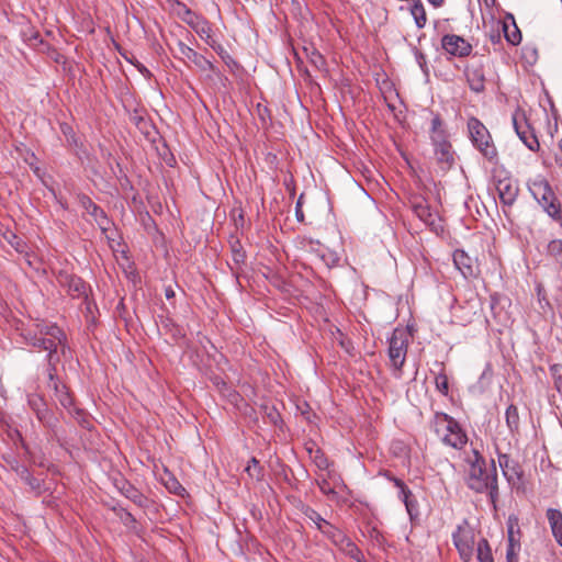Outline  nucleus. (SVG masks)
I'll list each match as a JSON object with an SVG mask.
<instances>
[{"mask_svg": "<svg viewBox=\"0 0 562 562\" xmlns=\"http://www.w3.org/2000/svg\"><path fill=\"white\" fill-rule=\"evenodd\" d=\"M166 296H167V299H171L175 296V292L172 291V289H170V288L166 289Z\"/></svg>", "mask_w": 562, "mask_h": 562, "instance_id": "obj_53", "label": "nucleus"}, {"mask_svg": "<svg viewBox=\"0 0 562 562\" xmlns=\"http://www.w3.org/2000/svg\"><path fill=\"white\" fill-rule=\"evenodd\" d=\"M452 540L461 559L465 562L470 561L474 552L475 532L468 520H463L457 526L452 533Z\"/></svg>", "mask_w": 562, "mask_h": 562, "instance_id": "obj_6", "label": "nucleus"}, {"mask_svg": "<svg viewBox=\"0 0 562 562\" xmlns=\"http://www.w3.org/2000/svg\"><path fill=\"white\" fill-rule=\"evenodd\" d=\"M559 149L561 151V156H557L555 160L560 167H562V139L559 142Z\"/></svg>", "mask_w": 562, "mask_h": 562, "instance_id": "obj_51", "label": "nucleus"}, {"mask_svg": "<svg viewBox=\"0 0 562 562\" xmlns=\"http://www.w3.org/2000/svg\"><path fill=\"white\" fill-rule=\"evenodd\" d=\"M3 238L15 249L16 252L22 254L29 249L27 244L13 232H7L3 234Z\"/></svg>", "mask_w": 562, "mask_h": 562, "instance_id": "obj_30", "label": "nucleus"}, {"mask_svg": "<svg viewBox=\"0 0 562 562\" xmlns=\"http://www.w3.org/2000/svg\"><path fill=\"white\" fill-rule=\"evenodd\" d=\"M194 32L203 40L207 45H213L215 41L213 37L212 26L204 18L198 25L195 24Z\"/></svg>", "mask_w": 562, "mask_h": 562, "instance_id": "obj_27", "label": "nucleus"}, {"mask_svg": "<svg viewBox=\"0 0 562 562\" xmlns=\"http://www.w3.org/2000/svg\"><path fill=\"white\" fill-rule=\"evenodd\" d=\"M498 464L504 476L509 483L515 484L520 480L521 470L517 461L513 460L508 453L504 452L499 445H496Z\"/></svg>", "mask_w": 562, "mask_h": 562, "instance_id": "obj_14", "label": "nucleus"}, {"mask_svg": "<svg viewBox=\"0 0 562 562\" xmlns=\"http://www.w3.org/2000/svg\"><path fill=\"white\" fill-rule=\"evenodd\" d=\"M442 49L454 57H468L472 53V45L463 37L456 34H446L441 38Z\"/></svg>", "mask_w": 562, "mask_h": 562, "instance_id": "obj_11", "label": "nucleus"}, {"mask_svg": "<svg viewBox=\"0 0 562 562\" xmlns=\"http://www.w3.org/2000/svg\"><path fill=\"white\" fill-rule=\"evenodd\" d=\"M311 459L313 463L322 471H325L329 468V460L319 448H315L314 454L311 456Z\"/></svg>", "mask_w": 562, "mask_h": 562, "instance_id": "obj_32", "label": "nucleus"}, {"mask_svg": "<svg viewBox=\"0 0 562 562\" xmlns=\"http://www.w3.org/2000/svg\"><path fill=\"white\" fill-rule=\"evenodd\" d=\"M416 60L419 65V67L422 68V70L427 74L428 72V69H427V63H426V56L420 53V52H417L416 53Z\"/></svg>", "mask_w": 562, "mask_h": 562, "instance_id": "obj_48", "label": "nucleus"}, {"mask_svg": "<svg viewBox=\"0 0 562 562\" xmlns=\"http://www.w3.org/2000/svg\"><path fill=\"white\" fill-rule=\"evenodd\" d=\"M476 558L480 562H494L491 547L484 538L477 541Z\"/></svg>", "mask_w": 562, "mask_h": 562, "instance_id": "obj_28", "label": "nucleus"}, {"mask_svg": "<svg viewBox=\"0 0 562 562\" xmlns=\"http://www.w3.org/2000/svg\"><path fill=\"white\" fill-rule=\"evenodd\" d=\"M459 423L451 416L445 413H436L431 422V427L436 435L442 441H449V437L458 429Z\"/></svg>", "mask_w": 562, "mask_h": 562, "instance_id": "obj_13", "label": "nucleus"}, {"mask_svg": "<svg viewBox=\"0 0 562 562\" xmlns=\"http://www.w3.org/2000/svg\"><path fill=\"white\" fill-rule=\"evenodd\" d=\"M123 495L131 499L138 507H146L148 499L133 485L124 484L122 487Z\"/></svg>", "mask_w": 562, "mask_h": 562, "instance_id": "obj_26", "label": "nucleus"}, {"mask_svg": "<svg viewBox=\"0 0 562 562\" xmlns=\"http://www.w3.org/2000/svg\"><path fill=\"white\" fill-rule=\"evenodd\" d=\"M389 480L393 481L395 486L398 488V497L402 499L403 503H405L409 497L413 496L412 491L406 486V484L394 476H391L386 474Z\"/></svg>", "mask_w": 562, "mask_h": 562, "instance_id": "obj_33", "label": "nucleus"}, {"mask_svg": "<svg viewBox=\"0 0 562 562\" xmlns=\"http://www.w3.org/2000/svg\"><path fill=\"white\" fill-rule=\"evenodd\" d=\"M409 12L414 19L415 25L422 30L427 24V13L422 0H414L409 7Z\"/></svg>", "mask_w": 562, "mask_h": 562, "instance_id": "obj_22", "label": "nucleus"}, {"mask_svg": "<svg viewBox=\"0 0 562 562\" xmlns=\"http://www.w3.org/2000/svg\"><path fill=\"white\" fill-rule=\"evenodd\" d=\"M436 389L442 394L448 395L449 393V381L445 373H439L435 379Z\"/></svg>", "mask_w": 562, "mask_h": 562, "instance_id": "obj_40", "label": "nucleus"}, {"mask_svg": "<svg viewBox=\"0 0 562 562\" xmlns=\"http://www.w3.org/2000/svg\"><path fill=\"white\" fill-rule=\"evenodd\" d=\"M315 448H317L315 443L306 445V450H307V452H308L310 457H311L312 454H314V450H315Z\"/></svg>", "mask_w": 562, "mask_h": 562, "instance_id": "obj_52", "label": "nucleus"}, {"mask_svg": "<svg viewBox=\"0 0 562 562\" xmlns=\"http://www.w3.org/2000/svg\"><path fill=\"white\" fill-rule=\"evenodd\" d=\"M546 516L555 541L562 547V513L559 509L549 508Z\"/></svg>", "mask_w": 562, "mask_h": 562, "instance_id": "obj_21", "label": "nucleus"}, {"mask_svg": "<svg viewBox=\"0 0 562 562\" xmlns=\"http://www.w3.org/2000/svg\"><path fill=\"white\" fill-rule=\"evenodd\" d=\"M16 473L22 482L27 484L32 492L36 495H40L43 491V482L42 480L32 476L30 471L25 467H20L16 469Z\"/></svg>", "mask_w": 562, "mask_h": 562, "instance_id": "obj_23", "label": "nucleus"}, {"mask_svg": "<svg viewBox=\"0 0 562 562\" xmlns=\"http://www.w3.org/2000/svg\"><path fill=\"white\" fill-rule=\"evenodd\" d=\"M503 29H504L505 37L508 43H510L512 45H518L520 43L521 33L514 22L512 25V30L507 24H504Z\"/></svg>", "mask_w": 562, "mask_h": 562, "instance_id": "obj_31", "label": "nucleus"}, {"mask_svg": "<svg viewBox=\"0 0 562 562\" xmlns=\"http://www.w3.org/2000/svg\"><path fill=\"white\" fill-rule=\"evenodd\" d=\"M465 76L469 87L473 92L479 93L485 89V76L482 67L467 68Z\"/></svg>", "mask_w": 562, "mask_h": 562, "instance_id": "obj_19", "label": "nucleus"}, {"mask_svg": "<svg viewBox=\"0 0 562 562\" xmlns=\"http://www.w3.org/2000/svg\"><path fill=\"white\" fill-rule=\"evenodd\" d=\"M513 125L516 134L520 140L532 151H538L540 148L539 140L535 134V130L527 121L525 113L516 111L513 114Z\"/></svg>", "mask_w": 562, "mask_h": 562, "instance_id": "obj_8", "label": "nucleus"}, {"mask_svg": "<svg viewBox=\"0 0 562 562\" xmlns=\"http://www.w3.org/2000/svg\"><path fill=\"white\" fill-rule=\"evenodd\" d=\"M175 52L176 56L192 61L203 71L213 70V64L210 60H207L204 56L200 55L181 41L177 42Z\"/></svg>", "mask_w": 562, "mask_h": 562, "instance_id": "obj_15", "label": "nucleus"}, {"mask_svg": "<svg viewBox=\"0 0 562 562\" xmlns=\"http://www.w3.org/2000/svg\"><path fill=\"white\" fill-rule=\"evenodd\" d=\"M301 200H302V196H300V199L297 200L296 205H295V216L299 222L304 221V213L302 211Z\"/></svg>", "mask_w": 562, "mask_h": 562, "instance_id": "obj_49", "label": "nucleus"}, {"mask_svg": "<svg viewBox=\"0 0 562 562\" xmlns=\"http://www.w3.org/2000/svg\"><path fill=\"white\" fill-rule=\"evenodd\" d=\"M496 190L501 202L506 206H512L515 203L519 192L517 182L510 178L499 179Z\"/></svg>", "mask_w": 562, "mask_h": 562, "instance_id": "obj_16", "label": "nucleus"}, {"mask_svg": "<svg viewBox=\"0 0 562 562\" xmlns=\"http://www.w3.org/2000/svg\"><path fill=\"white\" fill-rule=\"evenodd\" d=\"M321 532L350 558L357 561L361 560L362 553L359 548L340 529L328 522L323 525Z\"/></svg>", "mask_w": 562, "mask_h": 562, "instance_id": "obj_7", "label": "nucleus"}, {"mask_svg": "<svg viewBox=\"0 0 562 562\" xmlns=\"http://www.w3.org/2000/svg\"><path fill=\"white\" fill-rule=\"evenodd\" d=\"M427 1L430 5H432L436 9L441 8L446 3V0H427Z\"/></svg>", "mask_w": 562, "mask_h": 562, "instance_id": "obj_50", "label": "nucleus"}, {"mask_svg": "<svg viewBox=\"0 0 562 562\" xmlns=\"http://www.w3.org/2000/svg\"><path fill=\"white\" fill-rule=\"evenodd\" d=\"M58 284L67 289V292L72 297L87 296L89 285L78 276H75L67 270H60L56 274Z\"/></svg>", "mask_w": 562, "mask_h": 562, "instance_id": "obj_10", "label": "nucleus"}, {"mask_svg": "<svg viewBox=\"0 0 562 562\" xmlns=\"http://www.w3.org/2000/svg\"><path fill=\"white\" fill-rule=\"evenodd\" d=\"M506 559L507 562H517V555L515 553V544L512 535L509 536V544L506 552Z\"/></svg>", "mask_w": 562, "mask_h": 562, "instance_id": "obj_45", "label": "nucleus"}, {"mask_svg": "<svg viewBox=\"0 0 562 562\" xmlns=\"http://www.w3.org/2000/svg\"><path fill=\"white\" fill-rule=\"evenodd\" d=\"M557 222L560 223V225L562 226V213H561V218L560 220H555Z\"/></svg>", "mask_w": 562, "mask_h": 562, "instance_id": "obj_54", "label": "nucleus"}, {"mask_svg": "<svg viewBox=\"0 0 562 562\" xmlns=\"http://www.w3.org/2000/svg\"><path fill=\"white\" fill-rule=\"evenodd\" d=\"M262 409L265 412L266 417L268 418L269 423L278 426L282 419L280 413L273 406H262Z\"/></svg>", "mask_w": 562, "mask_h": 562, "instance_id": "obj_38", "label": "nucleus"}, {"mask_svg": "<svg viewBox=\"0 0 562 562\" xmlns=\"http://www.w3.org/2000/svg\"><path fill=\"white\" fill-rule=\"evenodd\" d=\"M436 136H441V138H447V134L442 128V121L439 115H435L431 120V140H435Z\"/></svg>", "mask_w": 562, "mask_h": 562, "instance_id": "obj_35", "label": "nucleus"}, {"mask_svg": "<svg viewBox=\"0 0 562 562\" xmlns=\"http://www.w3.org/2000/svg\"><path fill=\"white\" fill-rule=\"evenodd\" d=\"M164 485L166 488L176 495L183 496L186 493V488L180 484V482L170 473H166V477L162 479Z\"/></svg>", "mask_w": 562, "mask_h": 562, "instance_id": "obj_29", "label": "nucleus"}, {"mask_svg": "<svg viewBox=\"0 0 562 562\" xmlns=\"http://www.w3.org/2000/svg\"><path fill=\"white\" fill-rule=\"evenodd\" d=\"M220 56L221 58L228 65L231 61H233L232 57L227 53V50L220 44L216 43V41L213 42V45H210Z\"/></svg>", "mask_w": 562, "mask_h": 562, "instance_id": "obj_43", "label": "nucleus"}, {"mask_svg": "<svg viewBox=\"0 0 562 562\" xmlns=\"http://www.w3.org/2000/svg\"><path fill=\"white\" fill-rule=\"evenodd\" d=\"M29 405L32 408V411L36 414L40 422L48 426H52L50 414L43 397L38 395L29 396Z\"/></svg>", "mask_w": 562, "mask_h": 562, "instance_id": "obj_20", "label": "nucleus"}, {"mask_svg": "<svg viewBox=\"0 0 562 562\" xmlns=\"http://www.w3.org/2000/svg\"><path fill=\"white\" fill-rule=\"evenodd\" d=\"M531 193L552 220L561 218V203L548 181L535 182Z\"/></svg>", "mask_w": 562, "mask_h": 562, "instance_id": "obj_5", "label": "nucleus"}, {"mask_svg": "<svg viewBox=\"0 0 562 562\" xmlns=\"http://www.w3.org/2000/svg\"><path fill=\"white\" fill-rule=\"evenodd\" d=\"M448 439L449 441H442V443L457 450L463 449L468 443V436L460 424Z\"/></svg>", "mask_w": 562, "mask_h": 562, "instance_id": "obj_25", "label": "nucleus"}, {"mask_svg": "<svg viewBox=\"0 0 562 562\" xmlns=\"http://www.w3.org/2000/svg\"><path fill=\"white\" fill-rule=\"evenodd\" d=\"M411 205L414 214L426 225L434 226L438 217L437 213L432 212L429 203L423 196H414L411 200Z\"/></svg>", "mask_w": 562, "mask_h": 562, "instance_id": "obj_17", "label": "nucleus"}, {"mask_svg": "<svg viewBox=\"0 0 562 562\" xmlns=\"http://www.w3.org/2000/svg\"><path fill=\"white\" fill-rule=\"evenodd\" d=\"M246 472L250 477L256 480H260L262 476V469L259 465V461L256 458H251L248 465L246 467Z\"/></svg>", "mask_w": 562, "mask_h": 562, "instance_id": "obj_36", "label": "nucleus"}, {"mask_svg": "<svg viewBox=\"0 0 562 562\" xmlns=\"http://www.w3.org/2000/svg\"><path fill=\"white\" fill-rule=\"evenodd\" d=\"M468 131L473 146L491 162L497 161V149L486 126L476 117L468 121Z\"/></svg>", "mask_w": 562, "mask_h": 562, "instance_id": "obj_3", "label": "nucleus"}, {"mask_svg": "<svg viewBox=\"0 0 562 562\" xmlns=\"http://www.w3.org/2000/svg\"><path fill=\"white\" fill-rule=\"evenodd\" d=\"M306 55L310 59V63L316 68V69H323L326 65L325 58L315 49L305 48Z\"/></svg>", "mask_w": 562, "mask_h": 562, "instance_id": "obj_34", "label": "nucleus"}, {"mask_svg": "<svg viewBox=\"0 0 562 562\" xmlns=\"http://www.w3.org/2000/svg\"><path fill=\"white\" fill-rule=\"evenodd\" d=\"M202 19L203 16L192 11L191 14L186 19L184 23H187L191 29L194 30L195 24L198 25V23H200Z\"/></svg>", "mask_w": 562, "mask_h": 562, "instance_id": "obj_46", "label": "nucleus"}, {"mask_svg": "<svg viewBox=\"0 0 562 562\" xmlns=\"http://www.w3.org/2000/svg\"><path fill=\"white\" fill-rule=\"evenodd\" d=\"M409 337L411 335L407 330L395 328L389 341V359L398 378L406 360Z\"/></svg>", "mask_w": 562, "mask_h": 562, "instance_id": "obj_4", "label": "nucleus"}, {"mask_svg": "<svg viewBox=\"0 0 562 562\" xmlns=\"http://www.w3.org/2000/svg\"><path fill=\"white\" fill-rule=\"evenodd\" d=\"M34 326L35 330L27 329L23 334V337L26 344L33 347L36 351H47V386L54 391V396L60 406L64 407L70 415H75L79 419L83 412L74 405V398L69 393L68 387L55 378V366L59 362L57 348L59 346L64 348L66 335L63 329L55 324L37 322L34 324Z\"/></svg>", "mask_w": 562, "mask_h": 562, "instance_id": "obj_1", "label": "nucleus"}, {"mask_svg": "<svg viewBox=\"0 0 562 562\" xmlns=\"http://www.w3.org/2000/svg\"><path fill=\"white\" fill-rule=\"evenodd\" d=\"M306 516L308 517L310 520H312L317 529L321 531L322 528H323V525H327L329 521L325 520L317 512L313 510V509H310L307 513H306Z\"/></svg>", "mask_w": 562, "mask_h": 562, "instance_id": "obj_41", "label": "nucleus"}, {"mask_svg": "<svg viewBox=\"0 0 562 562\" xmlns=\"http://www.w3.org/2000/svg\"><path fill=\"white\" fill-rule=\"evenodd\" d=\"M453 262L456 268L462 273L464 278H471L474 276L472 258L464 250H454Z\"/></svg>", "mask_w": 562, "mask_h": 562, "instance_id": "obj_18", "label": "nucleus"}, {"mask_svg": "<svg viewBox=\"0 0 562 562\" xmlns=\"http://www.w3.org/2000/svg\"><path fill=\"white\" fill-rule=\"evenodd\" d=\"M404 504L411 518L418 515V503L414 496L409 497Z\"/></svg>", "mask_w": 562, "mask_h": 562, "instance_id": "obj_42", "label": "nucleus"}, {"mask_svg": "<svg viewBox=\"0 0 562 562\" xmlns=\"http://www.w3.org/2000/svg\"><path fill=\"white\" fill-rule=\"evenodd\" d=\"M506 425L510 434L516 435L519 432L520 418L517 406L509 405L505 412Z\"/></svg>", "mask_w": 562, "mask_h": 562, "instance_id": "obj_24", "label": "nucleus"}, {"mask_svg": "<svg viewBox=\"0 0 562 562\" xmlns=\"http://www.w3.org/2000/svg\"><path fill=\"white\" fill-rule=\"evenodd\" d=\"M431 143L439 169L443 173L449 171L456 162V151L453 150L451 143L448 140V137L441 138V136H436L435 140H431Z\"/></svg>", "mask_w": 562, "mask_h": 562, "instance_id": "obj_9", "label": "nucleus"}, {"mask_svg": "<svg viewBox=\"0 0 562 562\" xmlns=\"http://www.w3.org/2000/svg\"><path fill=\"white\" fill-rule=\"evenodd\" d=\"M245 252L240 249H237L235 246L233 247V260L235 263H241L245 261Z\"/></svg>", "mask_w": 562, "mask_h": 562, "instance_id": "obj_47", "label": "nucleus"}, {"mask_svg": "<svg viewBox=\"0 0 562 562\" xmlns=\"http://www.w3.org/2000/svg\"><path fill=\"white\" fill-rule=\"evenodd\" d=\"M21 255H23L24 260L30 268H34V269L37 268L36 256L30 250V248L26 249L25 252H22Z\"/></svg>", "mask_w": 562, "mask_h": 562, "instance_id": "obj_44", "label": "nucleus"}, {"mask_svg": "<svg viewBox=\"0 0 562 562\" xmlns=\"http://www.w3.org/2000/svg\"><path fill=\"white\" fill-rule=\"evenodd\" d=\"M172 10L175 12V14L181 19L183 22L186 21V19L191 14L192 10L189 9L184 3L180 2V1H176L173 4H172Z\"/></svg>", "mask_w": 562, "mask_h": 562, "instance_id": "obj_39", "label": "nucleus"}, {"mask_svg": "<svg viewBox=\"0 0 562 562\" xmlns=\"http://www.w3.org/2000/svg\"><path fill=\"white\" fill-rule=\"evenodd\" d=\"M473 456L468 458L470 465L468 473V486L476 493H487L491 503L496 506L498 499L497 472L493 464L491 471L486 469L485 460L476 450H472Z\"/></svg>", "mask_w": 562, "mask_h": 562, "instance_id": "obj_2", "label": "nucleus"}, {"mask_svg": "<svg viewBox=\"0 0 562 562\" xmlns=\"http://www.w3.org/2000/svg\"><path fill=\"white\" fill-rule=\"evenodd\" d=\"M547 254L554 259H559L562 256V240L552 239L547 246Z\"/></svg>", "mask_w": 562, "mask_h": 562, "instance_id": "obj_37", "label": "nucleus"}, {"mask_svg": "<svg viewBox=\"0 0 562 562\" xmlns=\"http://www.w3.org/2000/svg\"><path fill=\"white\" fill-rule=\"evenodd\" d=\"M79 203L81 207L93 218V221L100 227L102 233L105 234L112 225V222L106 216L105 212L99 205H97L88 195H80Z\"/></svg>", "mask_w": 562, "mask_h": 562, "instance_id": "obj_12", "label": "nucleus"}]
</instances>
